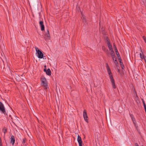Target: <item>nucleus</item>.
<instances>
[{
	"label": "nucleus",
	"instance_id": "nucleus-1",
	"mask_svg": "<svg viewBox=\"0 0 146 146\" xmlns=\"http://www.w3.org/2000/svg\"><path fill=\"white\" fill-rule=\"evenodd\" d=\"M106 69L108 74L109 75L110 81L112 84V87L113 88L115 89L116 88V86L115 84L114 79L112 75H111V69L108 63H106Z\"/></svg>",
	"mask_w": 146,
	"mask_h": 146
},
{
	"label": "nucleus",
	"instance_id": "nucleus-2",
	"mask_svg": "<svg viewBox=\"0 0 146 146\" xmlns=\"http://www.w3.org/2000/svg\"><path fill=\"white\" fill-rule=\"evenodd\" d=\"M35 49L36 52V53L37 54V56L38 58H42L43 57V54L42 52L36 47H35Z\"/></svg>",
	"mask_w": 146,
	"mask_h": 146
},
{
	"label": "nucleus",
	"instance_id": "nucleus-3",
	"mask_svg": "<svg viewBox=\"0 0 146 146\" xmlns=\"http://www.w3.org/2000/svg\"><path fill=\"white\" fill-rule=\"evenodd\" d=\"M41 85L46 87V89H47L48 85L46 80L44 77H42L41 78Z\"/></svg>",
	"mask_w": 146,
	"mask_h": 146
},
{
	"label": "nucleus",
	"instance_id": "nucleus-4",
	"mask_svg": "<svg viewBox=\"0 0 146 146\" xmlns=\"http://www.w3.org/2000/svg\"><path fill=\"white\" fill-rule=\"evenodd\" d=\"M83 116L84 120L87 123L88 122V116L86 110H84L83 112Z\"/></svg>",
	"mask_w": 146,
	"mask_h": 146
},
{
	"label": "nucleus",
	"instance_id": "nucleus-5",
	"mask_svg": "<svg viewBox=\"0 0 146 146\" xmlns=\"http://www.w3.org/2000/svg\"><path fill=\"white\" fill-rule=\"evenodd\" d=\"M0 111L3 113L5 114L6 112L5 109L3 104L0 102Z\"/></svg>",
	"mask_w": 146,
	"mask_h": 146
},
{
	"label": "nucleus",
	"instance_id": "nucleus-6",
	"mask_svg": "<svg viewBox=\"0 0 146 146\" xmlns=\"http://www.w3.org/2000/svg\"><path fill=\"white\" fill-rule=\"evenodd\" d=\"M44 38L45 40L50 39V35L49 34V31L48 29L47 30L46 33L44 35Z\"/></svg>",
	"mask_w": 146,
	"mask_h": 146
},
{
	"label": "nucleus",
	"instance_id": "nucleus-7",
	"mask_svg": "<svg viewBox=\"0 0 146 146\" xmlns=\"http://www.w3.org/2000/svg\"><path fill=\"white\" fill-rule=\"evenodd\" d=\"M39 24L41 28V30L43 31L44 30V26L43 24V21H40L39 22Z\"/></svg>",
	"mask_w": 146,
	"mask_h": 146
},
{
	"label": "nucleus",
	"instance_id": "nucleus-8",
	"mask_svg": "<svg viewBox=\"0 0 146 146\" xmlns=\"http://www.w3.org/2000/svg\"><path fill=\"white\" fill-rule=\"evenodd\" d=\"M118 59V60H119L120 64V66H121V67L123 69H124L125 68V67H124V65L123 64V62H122V60L121 59V58H120V59Z\"/></svg>",
	"mask_w": 146,
	"mask_h": 146
},
{
	"label": "nucleus",
	"instance_id": "nucleus-9",
	"mask_svg": "<svg viewBox=\"0 0 146 146\" xmlns=\"http://www.w3.org/2000/svg\"><path fill=\"white\" fill-rule=\"evenodd\" d=\"M15 137L13 135H12L11 138L10 143H11L13 145H14L15 142Z\"/></svg>",
	"mask_w": 146,
	"mask_h": 146
},
{
	"label": "nucleus",
	"instance_id": "nucleus-10",
	"mask_svg": "<svg viewBox=\"0 0 146 146\" xmlns=\"http://www.w3.org/2000/svg\"><path fill=\"white\" fill-rule=\"evenodd\" d=\"M110 51H111L110 54L112 56V59H113L114 58H115V56H116L115 55L114 52L113 51V49L110 50Z\"/></svg>",
	"mask_w": 146,
	"mask_h": 146
},
{
	"label": "nucleus",
	"instance_id": "nucleus-11",
	"mask_svg": "<svg viewBox=\"0 0 146 146\" xmlns=\"http://www.w3.org/2000/svg\"><path fill=\"white\" fill-rule=\"evenodd\" d=\"M115 52L116 54L117 55V57L118 59H120V58H121V57H120V54H119L118 52V51L117 50L116 47H115Z\"/></svg>",
	"mask_w": 146,
	"mask_h": 146
},
{
	"label": "nucleus",
	"instance_id": "nucleus-12",
	"mask_svg": "<svg viewBox=\"0 0 146 146\" xmlns=\"http://www.w3.org/2000/svg\"><path fill=\"white\" fill-rule=\"evenodd\" d=\"M81 14L82 15L81 18L83 20V21L84 22H86V17L82 13H81Z\"/></svg>",
	"mask_w": 146,
	"mask_h": 146
},
{
	"label": "nucleus",
	"instance_id": "nucleus-13",
	"mask_svg": "<svg viewBox=\"0 0 146 146\" xmlns=\"http://www.w3.org/2000/svg\"><path fill=\"white\" fill-rule=\"evenodd\" d=\"M77 141L78 143H82L81 138L79 135H78V136Z\"/></svg>",
	"mask_w": 146,
	"mask_h": 146
},
{
	"label": "nucleus",
	"instance_id": "nucleus-14",
	"mask_svg": "<svg viewBox=\"0 0 146 146\" xmlns=\"http://www.w3.org/2000/svg\"><path fill=\"white\" fill-rule=\"evenodd\" d=\"M102 49L106 53V54L108 55V56H109V53L108 52V50L107 49H106L105 48H103Z\"/></svg>",
	"mask_w": 146,
	"mask_h": 146
},
{
	"label": "nucleus",
	"instance_id": "nucleus-15",
	"mask_svg": "<svg viewBox=\"0 0 146 146\" xmlns=\"http://www.w3.org/2000/svg\"><path fill=\"white\" fill-rule=\"evenodd\" d=\"M102 49L106 53V54L108 55V56H109V53L108 52V50L107 49H106L105 48H103Z\"/></svg>",
	"mask_w": 146,
	"mask_h": 146
},
{
	"label": "nucleus",
	"instance_id": "nucleus-16",
	"mask_svg": "<svg viewBox=\"0 0 146 146\" xmlns=\"http://www.w3.org/2000/svg\"><path fill=\"white\" fill-rule=\"evenodd\" d=\"M113 60L114 61V63H115V65L117 66L118 65V63L117 62V58H116V56H115V58H114V59H113Z\"/></svg>",
	"mask_w": 146,
	"mask_h": 146
},
{
	"label": "nucleus",
	"instance_id": "nucleus-17",
	"mask_svg": "<svg viewBox=\"0 0 146 146\" xmlns=\"http://www.w3.org/2000/svg\"><path fill=\"white\" fill-rule=\"evenodd\" d=\"M46 74L49 76L51 75V71L50 69H48L46 71Z\"/></svg>",
	"mask_w": 146,
	"mask_h": 146
},
{
	"label": "nucleus",
	"instance_id": "nucleus-18",
	"mask_svg": "<svg viewBox=\"0 0 146 146\" xmlns=\"http://www.w3.org/2000/svg\"><path fill=\"white\" fill-rule=\"evenodd\" d=\"M139 55L140 58L142 59H144L145 58V57L144 56L142 52L141 53H140Z\"/></svg>",
	"mask_w": 146,
	"mask_h": 146
},
{
	"label": "nucleus",
	"instance_id": "nucleus-19",
	"mask_svg": "<svg viewBox=\"0 0 146 146\" xmlns=\"http://www.w3.org/2000/svg\"><path fill=\"white\" fill-rule=\"evenodd\" d=\"M108 44V46L109 48V49L110 50H113V48H112V45L110 43L109 44Z\"/></svg>",
	"mask_w": 146,
	"mask_h": 146
},
{
	"label": "nucleus",
	"instance_id": "nucleus-20",
	"mask_svg": "<svg viewBox=\"0 0 146 146\" xmlns=\"http://www.w3.org/2000/svg\"><path fill=\"white\" fill-rule=\"evenodd\" d=\"M106 41L107 42V44H109L110 43V40L108 37H106Z\"/></svg>",
	"mask_w": 146,
	"mask_h": 146
},
{
	"label": "nucleus",
	"instance_id": "nucleus-21",
	"mask_svg": "<svg viewBox=\"0 0 146 146\" xmlns=\"http://www.w3.org/2000/svg\"><path fill=\"white\" fill-rule=\"evenodd\" d=\"M106 41L107 42V44H109L110 43V40L108 37H106Z\"/></svg>",
	"mask_w": 146,
	"mask_h": 146
},
{
	"label": "nucleus",
	"instance_id": "nucleus-22",
	"mask_svg": "<svg viewBox=\"0 0 146 146\" xmlns=\"http://www.w3.org/2000/svg\"><path fill=\"white\" fill-rule=\"evenodd\" d=\"M26 139H23V141H22V143H23L24 145H25V143L26 142Z\"/></svg>",
	"mask_w": 146,
	"mask_h": 146
},
{
	"label": "nucleus",
	"instance_id": "nucleus-23",
	"mask_svg": "<svg viewBox=\"0 0 146 146\" xmlns=\"http://www.w3.org/2000/svg\"><path fill=\"white\" fill-rule=\"evenodd\" d=\"M3 131L4 132V133L5 134L6 133L7 131V129H6L4 128L3 129Z\"/></svg>",
	"mask_w": 146,
	"mask_h": 146
},
{
	"label": "nucleus",
	"instance_id": "nucleus-24",
	"mask_svg": "<svg viewBox=\"0 0 146 146\" xmlns=\"http://www.w3.org/2000/svg\"><path fill=\"white\" fill-rule=\"evenodd\" d=\"M133 123L134 125L136 127V128L137 129L138 126L137 125V124L136 123H135V122H133Z\"/></svg>",
	"mask_w": 146,
	"mask_h": 146
},
{
	"label": "nucleus",
	"instance_id": "nucleus-25",
	"mask_svg": "<svg viewBox=\"0 0 146 146\" xmlns=\"http://www.w3.org/2000/svg\"><path fill=\"white\" fill-rule=\"evenodd\" d=\"M132 121H133V122H134V121H135V118L134 117H132Z\"/></svg>",
	"mask_w": 146,
	"mask_h": 146
},
{
	"label": "nucleus",
	"instance_id": "nucleus-26",
	"mask_svg": "<svg viewBox=\"0 0 146 146\" xmlns=\"http://www.w3.org/2000/svg\"><path fill=\"white\" fill-rule=\"evenodd\" d=\"M79 146H82V143H79Z\"/></svg>",
	"mask_w": 146,
	"mask_h": 146
},
{
	"label": "nucleus",
	"instance_id": "nucleus-27",
	"mask_svg": "<svg viewBox=\"0 0 146 146\" xmlns=\"http://www.w3.org/2000/svg\"><path fill=\"white\" fill-rule=\"evenodd\" d=\"M143 106H144V107L146 106V104H145V103H143Z\"/></svg>",
	"mask_w": 146,
	"mask_h": 146
},
{
	"label": "nucleus",
	"instance_id": "nucleus-28",
	"mask_svg": "<svg viewBox=\"0 0 146 146\" xmlns=\"http://www.w3.org/2000/svg\"><path fill=\"white\" fill-rule=\"evenodd\" d=\"M142 100L143 104L145 103V101H144V100L143 99H142Z\"/></svg>",
	"mask_w": 146,
	"mask_h": 146
},
{
	"label": "nucleus",
	"instance_id": "nucleus-29",
	"mask_svg": "<svg viewBox=\"0 0 146 146\" xmlns=\"http://www.w3.org/2000/svg\"><path fill=\"white\" fill-rule=\"evenodd\" d=\"M44 72H46V69H44Z\"/></svg>",
	"mask_w": 146,
	"mask_h": 146
},
{
	"label": "nucleus",
	"instance_id": "nucleus-30",
	"mask_svg": "<svg viewBox=\"0 0 146 146\" xmlns=\"http://www.w3.org/2000/svg\"><path fill=\"white\" fill-rule=\"evenodd\" d=\"M144 109H145V111H146V106L145 107H144Z\"/></svg>",
	"mask_w": 146,
	"mask_h": 146
},
{
	"label": "nucleus",
	"instance_id": "nucleus-31",
	"mask_svg": "<svg viewBox=\"0 0 146 146\" xmlns=\"http://www.w3.org/2000/svg\"><path fill=\"white\" fill-rule=\"evenodd\" d=\"M136 144H137L136 146H139V145H137V143Z\"/></svg>",
	"mask_w": 146,
	"mask_h": 146
},
{
	"label": "nucleus",
	"instance_id": "nucleus-32",
	"mask_svg": "<svg viewBox=\"0 0 146 146\" xmlns=\"http://www.w3.org/2000/svg\"><path fill=\"white\" fill-rule=\"evenodd\" d=\"M44 58H45V57H44V58H43V59H44ZM44 59H45V58H44Z\"/></svg>",
	"mask_w": 146,
	"mask_h": 146
},
{
	"label": "nucleus",
	"instance_id": "nucleus-33",
	"mask_svg": "<svg viewBox=\"0 0 146 146\" xmlns=\"http://www.w3.org/2000/svg\"><path fill=\"white\" fill-rule=\"evenodd\" d=\"M44 58H45V57H44V58H43V59H44ZM44 59H45V58H44Z\"/></svg>",
	"mask_w": 146,
	"mask_h": 146
},
{
	"label": "nucleus",
	"instance_id": "nucleus-34",
	"mask_svg": "<svg viewBox=\"0 0 146 146\" xmlns=\"http://www.w3.org/2000/svg\"><path fill=\"white\" fill-rule=\"evenodd\" d=\"M145 111V112H146V111Z\"/></svg>",
	"mask_w": 146,
	"mask_h": 146
},
{
	"label": "nucleus",
	"instance_id": "nucleus-35",
	"mask_svg": "<svg viewBox=\"0 0 146 146\" xmlns=\"http://www.w3.org/2000/svg\"><path fill=\"white\" fill-rule=\"evenodd\" d=\"M141 146H143V145H142Z\"/></svg>",
	"mask_w": 146,
	"mask_h": 146
}]
</instances>
